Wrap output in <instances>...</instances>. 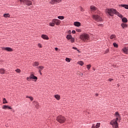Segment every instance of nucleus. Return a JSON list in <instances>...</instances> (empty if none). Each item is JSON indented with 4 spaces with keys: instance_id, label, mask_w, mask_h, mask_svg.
Segmentation results:
<instances>
[{
    "instance_id": "obj_23",
    "label": "nucleus",
    "mask_w": 128,
    "mask_h": 128,
    "mask_svg": "<svg viewBox=\"0 0 128 128\" xmlns=\"http://www.w3.org/2000/svg\"><path fill=\"white\" fill-rule=\"evenodd\" d=\"M49 26H56V24H55V23H54V22H50V23L49 24Z\"/></svg>"
},
{
    "instance_id": "obj_30",
    "label": "nucleus",
    "mask_w": 128,
    "mask_h": 128,
    "mask_svg": "<svg viewBox=\"0 0 128 128\" xmlns=\"http://www.w3.org/2000/svg\"><path fill=\"white\" fill-rule=\"evenodd\" d=\"M100 126V123H97L96 126V128H98Z\"/></svg>"
},
{
    "instance_id": "obj_32",
    "label": "nucleus",
    "mask_w": 128,
    "mask_h": 128,
    "mask_svg": "<svg viewBox=\"0 0 128 128\" xmlns=\"http://www.w3.org/2000/svg\"><path fill=\"white\" fill-rule=\"evenodd\" d=\"M58 18H59V20H64V16H58Z\"/></svg>"
},
{
    "instance_id": "obj_18",
    "label": "nucleus",
    "mask_w": 128,
    "mask_h": 128,
    "mask_svg": "<svg viewBox=\"0 0 128 128\" xmlns=\"http://www.w3.org/2000/svg\"><path fill=\"white\" fill-rule=\"evenodd\" d=\"M54 98H56L58 100H60V96L58 94L54 95Z\"/></svg>"
},
{
    "instance_id": "obj_25",
    "label": "nucleus",
    "mask_w": 128,
    "mask_h": 128,
    "mask_svg": "<svg viewBox=\"0 0 128 128\" xmlns=\"http://www.w3.org/2000/svg\"><path fill=\"white\" fill-rule=\"evenodd\" d=\"M40 63H38V62H34V66H39Z\"/></svg>"
},
{
    "instance_id": "obj_26",
    "label": "nucleus",
    "mask_w": 128,
    "mask_h": 128,
    "mask_svg": "<svg viewBox=\"0 0 128 128\" xmlns=\"http://www.w3.org/2000/svg\"><path fill=\"white\" fill-rule=\"evenodd\" d=\"M115 116L118 119V118H120V114L118 113V112H116Z\"/></svg>"
},
{
    "instance_id": "obj_11",
    "label": "nucleus",
    "mask_w": 128,
    "mask_h": 128,
    "mask_svg": "<svg viewBox=\"0 0 128 128\" xmlns=\"http://www.w3.org/2000/svg\"><path fill=\"white\" fill-rule=\"evenodd\" d=\"M3 110H12V108L10 106H8L4 105L2 106Z\"/></svg>"
},
{
    "instance_id": "obj_27",
    "label": "nucleus",
    "mask_w": 128,
    "mask_h": 128,
    "mask_svg": "<svg viewBox=\"0 0 128 128\" xmlns=\"http://www.w3.org/2000/svg\"><path fill=\"white\" fill-rule=\"evenodd\" d=\"M26 98H30L32 101L34 100V98L32 96H26Z\"/></svg>"
},
{
    "instance_id": "obj_2",
    "label": "nucleus",
    "mask_w": 128,
    "mask_h": 128,
    "mask_svg": "<svg viewBox=\"0 0 128 128\" xmlns=\"http://www.w3.org/2000/svg\"><path fill=\"white\" fill-rule=\"evenodd\" d=\"M80 38L84 42H88L90 40V35L86 33H84L80 35Z\"/></svg>"
},
{
    "instance_id": "obj_41",
    "label": "nucleus",
    "mask_w": 128,
    "mask_h": 128,
    "mask_svg": "<svg viewBox=\"0 0 128 128\" xmlns=\"http://www.w3.org/2000/svg\"><path fill=\"white\" fill-rule=\"evenodd\" d=\"M26 80H28V81L30 80H32V79L30 78V77L27 78H26Z\"/></svg>"
},
{
    "instance_id": "obj_36",
    "label": "nucleus",
    "mask_w": 128,
    "mask_h": 128,
    "mask_svg": "<svg viewBox=\"0 0 128 128\" xmlns=\"http://www.w3.org/2000/svg\"><path fill=\"white\" fill-rule=\"evenodd\" d=\"M66 62H70V58H66Z\"/></svg>"
},
{
    "instance_id": "obj_29",
    "label": "nucleus",
    "mask_w": 128,
    "mask_h": 128,
    "mask_svg": "<svg viewBox=\"0 0 128 128\" xmlns=\"http://www.w3.org/2000/svg\"><path fill=\"white\" fill-rule=\"evenodd\" d=\"M78 64H80V66H84V62H82V61H79L78 62Z\"/></svg>"
},
{
    "instance_id": "obj_22",
    "label": "nucleus",
    "mask_w": 128,
    "mask_h": 128,
    "mask_svg": "<svg viewBox=\"0 0 128 128\" xmlns=\"http://www.w3.org/2000/svg\"><path fill=\"white\" fill-rule=\"evenodd\" d=\"M4 18H10V14H4Z\"/></svg>"
},
{
    "instance_id": "obj_19",
    "label": "nucleus",
    "mask_w": 128,
    "mask_h": 128,
    "mask_svg": "<svg viewBox=\"0 0 128 128\" xmlns=\"http://www.w3.org/2000/svg\"><path fill=\"white\" fill-rule=\"evenodd\" d=\"M120 6L122 8H124L126 10H128V4H121Z\"/></svg>"
},
{
    "instance_id": "obj_3",
    "label": "nucleus",
    "mask_w": 128,
    "mask_h": 128,
    "mask_svg": "<svg viewBox=\"0 0 128 128\" xmlns=\"http://www.w3.org/2000/svg\"><path fill=\"white\" fill-rule=\"evenodd\" d=\"M118 118H116L110 122V124L112 126L113 128H118Z\"/></svg>"
},
{
    "instance_id": "obj_42",
    "label": "nucleus",
    "mask_w": 128,
    "mask_h": 128,
    "mask_svg": "<svg viewBox=\"0 0 128 128\" xmlns=\"http://www.w3.org/2000/svg\"><path fill=\"white\" fill-rule=\"evenodd\" d=\"M36 108H38V103H37V104H36Z\"/></svg>"
},
{
    "instance_id": "obj_33",
    "label": "nucleus",
    "mask_w": 128,
    "mask_h": 128,
    "mask_svg": "<svg viewBox=\"0 0 128 128\" xmlns=\"http://www.w3.org/2000/svg\"><path fill=\"white\" fill-rule=\"evenodd\" d=\"M3 104H8V101H6V98L3 99Z\"/></svg>"
},
{
    "instance_id": "obj_53",
    "label": "nucleus",
    "mask_w": 128,
    "mask_h": 128,
    "mask_svg": "<svg viewBox=\"0 0 128 128\" xmlns=\"http://www.w3.org/2000/svg\"><path fill=\"white\" fill-rule=\"evenodd\" d=\"M6 126L8 128V125H6Z\"/></svg>"
},
{
    "instance_id": "obj_43",
    "label": "nucleus",
    "mask_w": 128,
    "mask_h": 128,
    "mask_svg": "<svg viewBox=\"0 0 128 128\" xmlns=\"http://www.w3.org/2000/svg\"><path fill=\"white\" fill-rule=\"evenodd\" d=\"M80 11L81 12H84V8H80Z\"/></svg>"
},
{
    "instance_id": "obj_1",
    "label": "nucleus",
    "mask_w": 128,
    "mask_h": 128,
    "mask_svg": "<svg viewBox=\"0 0 128 128\" xmlns=\"http://www.w3.org/2000/svg\"><path fill=\"white\" fill-rule=\"evenodd\" d=\"M106 14H108L109 16H114V14H116L119 18H123L122 15L120 12H118L114 8H110V9H106Z\"/></svg>"
},
{
    "instance_id": "obj_5",
    "label": "nucleus",
    "mask_w": 128,
    "mask_h": 128,
    "mask_svg": "<svg viewBox=\"0 0 128 128\" xmlns=\"http://www.w3.org/2000/svg\"><path fill=\"white\" fill-rule=\"evenodd\" d=\"M92 18L93 20H96V22H102V18H100V16H98V14L93 15Z\"/></svg>"
},
{
    "instance_id": "obj_8",
    "label": "nucleus",
    "mask_w": 128,
    "mask_h": 128,
    "mask_svg": "<svg viewBox=\"0 0 128 128\" xmlns=\"http://www.w3.org/2000/svg\"><path fill=\"white\" fill-rule=\"evenodd\" d=\"M60 2H62V0H52L50 2V3L51 4H60Z\"/></svg>"
},
{
    "instance_id": "obj_40",
    "label": "nucleus",
    "mask_w": 128,
    "mask_h": 128,
    "mask_svg": "<svg viewBox=\"0 0 128 128\" xmlns=\"http://www.w3.org/2000/svg\"><path fill=\"white\" fill-rule=\"evenodd\" d=\"M38 48H42V44H38Z\"/></svg>"
},
{
    "instance_id": "obj_51",
    "label": "nucleus",
    "mask_w": 128,
    "mask_h": 128,
    "mask_svg": "<svg viewBox=\"0 0 128 128\" xmlns=\"http://www.w3.org/2000/svg\"><path fill=\"white\" fill-rule=\"evenodd\" d=\"M71 32V31L70 30H69V32Z\"/></svg>"
},
{
    "instance_id": "obj_34",
    "label": "nucleus",
    "mask_w": 128,
    "mask_h": 128,
    "mask_svg": "<svg viewBox=\"0 0 128 128\" xmlns=\"http://www.w3.org/2000/svg\"><path fill=\"white\" fill-rule=\"evenodd\" d=\"M72 48L73 50H77V52H80V50H78V48H76V47L73 46Z\"/></svg>"
},
{
    "instance_id": "obj_6",
    "label": "nucleus",
    "mask_w": 128,
    "mask_h": 128,
    "mask_svg": "<svg viewBox=\"0 0 128 128\" xmlns=\"http://www.w3.org/2000/svg\"><path fill=\"white\" fill-rule=\"evenodd\" d=\"M20 2H24V4H26L27 6H32V1L30 0H20Z\"/></svg>"
},
{
    "instance_id": "obj_37",
    "label": "nucleus",
    "mask_w": 128,
    "mask_h": 128,
    "mask_svg": "<svg viewBox=\"0 0 128 128\" xmlns=\"http://www.w3.org/2000/svg\"><path fill=\"white\" fill-rule=\"evenodd\" d=\"M70 42H71L73 43V42H74V38H72L70 39Z\"/></svg>"
},
{
    "instance_id": "obj_16",
    "label": "nucleus",
    "mask_w": 128,
    "mask_h": 128,
    "mask_svg": "<svg viewBox=\"0 0 128 128\" xmlns=\"http://www.w3.org/2000/svg\"><path fill=\"white\" fill-rule=\"evenodd\" d=\"M74 26H80V22H74Z\"/></svg>"
},
{
    "instance_id": "obj_47",
    "label": "nucleus",
    "mask_w": 128,
    "mask_h": 128,
    "mask_svg": "<svg viewBox=\"0 0 128 128\" xmlns=\"http://www.w3.org/2000/svg\"><path fill=\"white\" fill-rule=\"evenodd\" d=\"M55 50H56V51L58 50V48H55Z\"/></svg>"
},
{
    "instance_id": "obj_12",
    "label": "nucleus",
    "mask_w": 128,
    "mask_h": 128,
    "mask_svg": "<svg viewBox=\"0 0 128 128\" xmlns=\"http://www.w3.org/2000/svg\"><path fill=\"white\" fill-rule=\"evenodd\" d=\"M42 38L44 40H49L48 36L46 34H42Z\"/></svg>"
},
{
    "instance_id": "obj_48",
    "label": "nucleus",
    "mask_w": 128,
    "mask_h": 128,
    "mask_svg": "<svg viewBox=\"0 0 128 128\" xmlns=\"http://www.w3.org/2000/svg\"><path fill=\"white\" fill-rule=\"evenodd\" d=\"M42 76V71L38 72Z\"/></svg>"
},
{
    "instance_id": "obj_15",
    "label": "nucleus",
    "mask_w": 128,
    "mask_h": 128,
    "mask_svg": "<svg viewBox=\"0 0 128 128\" xmlns=\"http://www.w3.org/2000/svg\"><path fill=\"white\" fill-rule=\"evenodd\" d=\"M37 68L38 70V72H42V70H44V66H39L38 67H37Z\"/></svg>"
},
{
    "instance_id": "obj_10",
    "label": "nucleus",
    "mask_w": 128,
    "mask_h": 128,
    "mask_svg": "<svg viewBox=\"0 0 128 128\" xmlns=\"http://www.w3.org/2000/svg\"><path fill=\"white\" fill-rule=\"evenodd\" d=\"M30 78L31 80H35L34 82H36V80H38V77L34 76V74H32L30 76Z\"/></svg>"
},
{
    "instance_id": "obj_50",
    "label": "nucleus",
    "mask_w": 128,
    "mask_h": 128,
    "mask_svg": "<svg viewBox=\"0 0 128 128\" xmlns=\"http://www.w3.org/2000/svg\"><path fill=\"white\" fill-rule=\"evenodd\" d=\"M98 14H100V12H98Z\"/></svg>"
},
{
    "instance_id": "obj_20",
    "label": "nucleus",
    "mask_w": 128,
    "mask_h": 128,
    "mask_svg": "<svg viewBox=\"0 0 128 128\" xmlns=\"http://www.w3.org/2000/svg\"><path fill=\"white\" fill-rule=\"evenodd\" d=\"M122 22H128V18H123L122 17Z\"/></svg>"
},
{
    "instance_id": "obj_35",
    "label": "nucleus",
    "mask_w": 128,
    "mask_h": 128,
    "mask_svg": "<svg viewBox=\"0 0 128 128\" xmlns=\"http://www.w3.org/2000/svg\"><path fill=\"white\" fill-rule=\"evenodd\" d=\"M88 70H90V68H92V66L90 64L86 65Z\"/></svg>"
},
{
    "instance_id": "obj_17",
    "label": "nucleus",
    "mask_w": 128,
    "mask_h": 128,
    "mask_svg": "<svg viewBox=\"0 0 128 128\" xmlns=\"http://www.w3.org/2000/svg\"><path fill=\"white\" fill-rule=\"evenodd\" d=\"M121 26H122V28H128V24L122 23L121 24Z\"/></svg>"
},
{
    "instance_id": "obj_49",
    "label": "nucleus",
    "mask_w": 128,
    "mask_h": 128,
    "mask_svg": "<svg viewBox=\"0 0 128 128\" xmlns=\"http://www.w3.org/2000/svg\"><path fill=\"white\" fill-rule=\"evenodd\" d=\"M96 96H98V94H96Z\"/></svg>"
},
{
    "instance_id": "obj_28",
    "label": "nucleus",
    "mask_w": 128,
    "mask_h": 128,
    "mask_svg": "<svg viewBox=\"0 0 128 128\" xmlns=\"http://www.w3.org/2000/svg\"><path fill=\"white\" fill-rule=\"evenodd\" d=\"M113 46L114 48H118V45L116 43H114Z\"/></svg>"
},
{
    "instance_id": "obj_39",
    "label": "nucleus",
    "mask_w": 128,
    "mask_h": 128,
    "mask_svg": "<svg viewBox=\"0 0 128 128\" xmlns=\"http://www.w3.org/2000/svg\"><path fill=\"white\" fill-rule=\"evenodd\" d=\"M76 32H82V30L80 29H76Z\"/></svg>"
},
{
    "instance_id": "obj_14",
    "label": "nucleus",
    "mask_w": 128,
    "mask_h": 128,
    "mask_svg": "<svg viewBox=\"0 0 128 128\" xmlns=\"http://www.w3.org/2000/svg\"><path fill=\"white\" fill-rule=\"evenodd\" d=\"M122 52L126 54H128V49L126 48H124L122 49Z\"/></svg>"
},
{
    "instance_id": "obj_13",
    "label": "nucleus",
    "mask_w": 128,
    "mask_h": 128,
    "mask_svg": "<svg viewBox=\"0 0 128 128\" xmlns=\"http://www.w3.org/2000/svg\"><path fill=\"white\" fill-rule=\"evenodd\" d=\"M90 8L92 12H93V10H98V8L94 6H90Z\"/></svg>"
},
{
    "instance_id": "obj_44",
    "label": "nucleus",
    "mask_w": 128,
    "mask_h": 128,
    "mask_svg": "<svg viewBox=\"0 0 128 128\" xmlns=\"http://www.w3.org/2000/svg\"><path fill=\"white\" fill-rule=\"evenodd\" d=\"M108 80H109V82H112V80H114V79H112V78H109Z\"/></svg>"
},
{
    "instance_id": "obj_46",
    "label": "nucleus",
    "mask_w": 128,
    "mask_h": 128,
    "mask_svg": "<svg viewBox=\"0 0 128 128\" xmlns=\"http://www.w3.org/2000/svg\"><path fill=\"white\" fill-rule=\"evenodd\" d=\"M98 26H102V24H98Z\"/></svg>"
},
{
    "instance_id": "obj_52",
    "label": "nucleus",
    "mask_w": 128,
    "mask_h": 128,
    "mask_svg": "<svg viewBox=\"0 0 128 128\" xmlns=\"http://www.w3.org/2000/svg\"><path fill=\"white\" fill-rule=\"evenodd\" d=\"M6 126L8 128V125H6Z\"/></svg>"
},
{
    "instance_id": "obj_45",
    "label": "nucleus",
    "mask_w": 128,
    "mask_h": 128,
    "mask_svg": "<svg viewBox=\"0 0 128 128\" xmlns=\"http://www.w3.org/2000/svg\"><path fill=\"white\" fill-rule=\"evenodd\" d=\"M72 34H76V30H73L72 31Z\"/></svg>"
},
{
    "instance_id": "obj_24",
    "label": "nucleus",
    "mask_w": 128,
    "mask_h": 128,
    "mask_svg": "<svg viewBox=\"0 0 128 128\" xmlns=\"http://www.w3.org/2000/svg\"><path fill=\"white\" fill-rule=\"evenodd\" d=\"M116 35L114 34H112L110 36V40H114V38H116Z\"/></svg>"
},
{
    "instance_id": "obj_21",
    "label": "nucleus",
    "mask_w": 128,
    "mask_h": 128,
    "mask_svg": "<svg viewBox=\"0 0 128 128\" xmlns=\"http://www.w3.org/2000/svg\"><path fill=\"white\" fill-rule=\"evenodd\" d=\"M72 38V36L70 34H68L66 36L67 40H71Z\"/></svg>"
},
{
    "instance_id": "obj_4",
    "label": "nucleus",
    "mask_w": 128,
    "mask_h": 128,
    "mask_svg": "<svg viewBox=\"0 0 128 128\" xmlns=\"http://www.w3.org/2000/svg\"><path fill=\"white\" fill-rule=\"evenodd\" d=\"M56 120H58V122L60 124H64V122L66 120L64 116H60L57 117Z\"/></svg>"
},
{
    "instance_id": "obj_9",
    "label": "nucleus",
    "mask_w": 128,
    "mask_h": 128,
    "mask_svg": "<svg viewBox=\"0 0 128 128\" xmlns=\"http://www.w3.org/2000/svg\"><path fill=\"white\" fill-rule=\"evenodd\" d=\"M2 50H7L8 52H12V49L10 47H2Z\"/></svg>"
},
{
    "instance_id": "obj_31",
    "label": "nucleus",
    "mask_w": 128,
    "mask_h": 128,
    "mask_svg": "<svg viewBox=\"0 0 128 128\" xmlns=\"http://www.w3.org/2000/svg\"><path fill=\"white\" fill-rule=\"evenodd\" d=\"M0 74H4V70L3 68L0 69Z\"/></svg>"
},
{
    "instance_id": "obj_38",
    "label": "nucleus",
    "mask_w": 128,
    "mask_h": 128,
    "mask_svg": "<svg viewBox=\"0 0 128 128\" xmlns=\"http://www.w3.org/2000/svg\"><path fill=\"white\" fill-rule=\"evenodd\" d=\"M15 72H20V70L16 69V70H15Z\"/></svg>"
},
{
    "instance_id": "obj_7",
    "label": "nucleus",
    "mask_w": 128,
    "mask_h": 128,
    "mask_svg": "<svg viewBox=\"0 0 128 128\" xmlns=\"http://www.w3.org/2000/svg\"><path fill=\"white\" fill-rule=\"evenodd\" d=\"M52 22H54L56 26H60V24L61 21L60 20L54 18L52 20Z\"/></svg>"
}]
</instances>
